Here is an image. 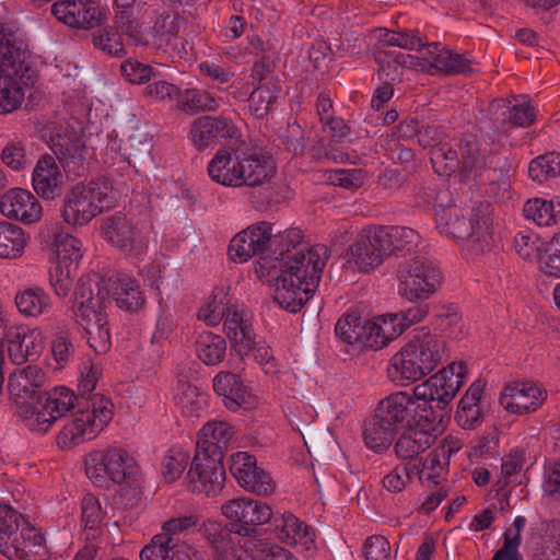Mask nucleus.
<instances>
[{"mask_svg":"<svg viewBox=\"0 0 560 560\" xmlns=\"http://www.w3.org/2000/svg\"><path fill=\"white\" fill-rule=\"evenodd\" d=\"M190 455L189 452L180 446H173L168 448L160 465V471L165 482H174L179 479L187 468Z\"/></svg>","mask_w":560,"mask_h":560,"instance_id":"obj_50","label":"nucleus"},{"mask_svg":"<svg viewBox=\"0 0 560 560\" xmlns=\"http://www.w3.org/2000/svg\"><path fill=\"white\" fill-rule=\"evenodd\" d=\"M4 343L11 361L20 365L38 360L45 350L46 336L39 327L16 324Z\"/></svg>","mask_w":560,"mask_h":560,"instance_id":"obj_20","label":"nucleus"},{"mask_svg":"<svg viewBox=\"0 0 560 560\" xmlns=\"http://www.w3.org/2000/svg\"><path fill=\"white\" fill-rule=\"evenodd\" d=\"M547 397V392L532 382H515L504 386L500 405L511 413L523 415L537 410Z\"/></svg>","mask_w":560,"mask_h":560,"instance_id":"obj_27","label":"nucleus"},{"mask_svg":"<svg viewBox=\"0 0 560 560\" xmlns=\"http://www.w3.org/2000/svg\"><path fill=\"white\" fill-rule=\"evenodd\" d=\"M442 61L439 65V71L452 73H466L474 71V59L467 55L455 50L444 48L442 52Z\"/></svg>","mask_w":560,"mask_h":560,"instance_id":"obj_63","label":"nucleus"},{"mask_svg":"<svg viewBox=\"0 0 560 560\" xmlns=\"http://www.w3.org/2000/svg\"><path fill=\"white\" fill-rule=\"evenodd\" d=\"M20 48L13 36L0 31V114L7 115L23 104L25 92L21 83L16 62Z\"/></svg>","mask_w":560,"mask_h":560,"instance_id":"obj_10","label":"nucleus"},{"mask_svg":"<svg viewBox=\"0 0 560 560\" xmlns=\"http://www.w3.org/2000/svg\"><path fill=\"white\" fill-rule=\"evenodd\" d=\"M189 476L194 482L195 490L198 492L205 493L208 497L219 494L225 480L221 456L197 453L190 467Z\"/></svg>","mask_w":560,"mask_h":560,"instance_id":"obj_26","label":"nucleus"},{"mask_svg":"<svg viewBox=\"0 0 560 560\" xmlns=\"http://www.w3.org/2000/svg\"><path fill=\"white\" fill-rule=\"evenodd\" d=\"M336 336L346 345L364 346L365 322L358 310L347 311L335 325Z\"/></svg>","mask_w":560,"mask_h":560,"instance_id":"obj_43","label":"nucleus"},{"mask_svg":"<svg viewBox=\"0 0 560 560\" xmlns=\"http://www.w3.org/2000/svg\"><path fill=\"white\" fill-rule=\"evenodd\" d=\"M430 160L435 173L442 176H450L459 165L457 152L447 143L433 145Z\"/></svg>","mask_w":560,"mask_h":560,"instance_id":"obj_58","label":"nucleus"},{"mask_svg":"<svg viewBox=\"0 0 560 560\" xmlns=\"http://www.w3.org/2000/svg\"><path fill=\"white\" fill-rule=\"evenodd\" d=\"M36 405L33 402L26 404L22 407L14 409V412L21 418L25 427L34 433L44 434L48 432L56 418L45 408V405L37 397Z\"/></svg>","mask_w":560,"mask_h":560,"instance_id":"obj_42","label":"nucleus"},{"mask_svg":"<svg viewBox=\"0 0 560 560\" xmlns=\"http://www.w3.org/2000/svg\"><path fill=\"white\" fill-rule=\"evenodd\" d=\"M51 250L54 262L49 270V285L58 298L65 299L84 256V246L77 236L60 232L54 236Z\"/></svg>","mask_w":560,"mask_h":560,"instance_id":"obj_9","label":"nucleus"},{"mask_svg":"<svg viewBox=\"0 0 560 560\" xmlns=\"http://www.w3.org/2000/svg\"><path fill=\"white\" fill-rule=\"evenodd\" d=\"M214 392L223 397L224 406L231 411L252 409L258 404V397L244 384L238 374L219 372L212 380Z\"/></svg>","mask_w":560,"mask_h":560,"instance_id":"obj_25","label":"nucleus"},{"mask_svg":"<svg viewBox=\"0 0 560 560\" xmlns=\"http://www.w3.org/2000/svg\"><path fill=\"white\" fill-rule=\"evenodd\" d=\"M135 465L126 450L117 446L95 450L85 457V474L96 486L120 482Z\"/></svg>","mask_w":560,"mask_h":560,"instance_id":"obj_13","label":"nucleus"},{"mask_svg":"<svg viewBox=\"0 0 560 560\" xmlns=\"http://www.w3.org/2000/svg\"><path fill=\"white\" fill-rule=\"evenodd\" d=\"M442 432V425L436 417L419 415V419L411 423L395 443V453L404 459H411L427 451Z\"/></svg>","mask_w":560,"mask_h":560,"instance_id":"obj_16","label":"nucleus"},{"mask_svg":"<svg viewBox=\"0 0 560 560\" xmlns=\"http://www.w3.org/2000/svg\"><path fill=\"white\" fill-rule=\"evenodd\" d=\"M419 49V56H413L400 51H384L383 56L378 57L381 62L399 65L406 68L416 69L420 71L433 72L439 71V62L442 61V52L445 46L440 43H432Z\"/></svg>","mask_w":560,"mask_h":560,"instance_id":"obj_31","label":"nucleus"},{"mask_svg":"<svg viewBox=\"0 0 560 560\" xmlns=\"http://www.w3.org/2000/svg\"><path fill=\"white\" fill-rule=\"evenodd\" d=\"M234 304L226 288L217 287L202 301L197 314L198 319L209 327H215L223 320Z\"/></svg>","mask_w":560,"mask_h":560,"instance_id":"obj_39","label":"nucleus"},{"mask_svg":"<svg viewBox=\"0 0 560 560\" xmlns=\"http://www.w3.org/2000/svg\"><path fill=\"white\" fill-rule=\"evenodd\" d=\"M258 538L226 537L221 544L212 549L214 560H247L249 559V542Z\"/></svg>","mask_w":560,"mask_h":560,"instance_id":"obj_55","label":"nucleus"},{"mask_svg":"<svg viewBox=\"0 0 560 560\" xmlns=\"http://www.w3.org/2000/svg\"><path fill=\"white\" fill-rule=\"evenodd\" d=\"M516 254L524 260L537 261L548 250V244L532 232H518L513 240Z\"/></svg>","mask_w":560,"mask_h":560,"instance_id":"obj_53","label":"nucleus"},{"mask_svg":"<svg viewBox=\"0 0 560 560\" xmlns=\"http://www.w3.org/2000/svg\"><path fill=\"white\" fill-rule=\"evenodd\" d=\"M530 544L545 556L546 560L560 558V522L545 521L537 526V533L532 536Z\"/></svg>","mask_w":560,"mask_h":560,"instance_id":"obj_40","label":"nucleus"},{"mask_svg":"<svg viewBox=\"0 0 560 560\" xmlns=\"http://www.w3.org/2000/svg\"><path fill=\"white\" fill-rule=\"evenodd\" d=\"M174 401L184 417L198 418L209 406V394L197 385L178 382Z\"/></svg>","mask_w":560,"mask_h":560,"instance_id":"obj_36","label":"nucleus"},{"mask_svg":"<svg viewBox=\"0 0 560 560\" xmlns=\"http://www.w3.org/2000/svg\"><path fill=\"white\" fill-rule=\"evenodd\" d=\"M467 376V369L463 362H453L435 374L416 385L412 389L417 408L421 415L442 417L434 412V408L444 410L454 399Z\"/></svg>","mask_w":560,"mask_h":560,"instance_id":"obj_8","label":"nucleus"},{"mask_svg":"<svg viewBox=\"0 0 560 560\" xmlns=\"http://www.w3.org/2000/svg\"><path fill=\"white\" fill-rule=\"evenodd\" d=\"M395 432L393 428L384 424L373 415L364 425V443L370 450L382 452L389 447Z\"/></svg>","mask_w":560,"mask_h":560,"instance_id":"obj_52","label":"nucleus"},{"mask_svg":"<svg viewBox=\"0 0 560 560\" xmlns=\"http://www.w3.org/2000/svg\"><path fill=\"white\" fill-rule=\"evenodd\" d=\"M400 317L394 314L374 316L365 320L364 348L381 350L401 335Z\"/></svg>","mask_w":560,"mask_h":560,"instance_id":"obj_33","label":"nucleus"},{"mask_svg":"<svg viewBox=\"0 0 560 560\" xmlns=\"http://www.w3.org/2000/svg\"><path fill=\"white\" fill-rule=\"evenodd\" d=\"M234 436V429L224 421H209L198 433L197 453L221 456Z\"/></svg>","mask_w":560,"mask_h":560,"instance_id":"obj_35","label":"nucleus"},{"mask_svg":"<svg viewBox=\"0 0 560 560\" xmlns=\"http://www.w3.org/2000/svg\"><path fill=\"white\" fill-rule=\"evenodd\" d=\"M398 293L412 303L432 296L441 283L440 270L427 258L416 257L398 269Z\"/></svg>","mask_w":560,"mask_h":560,"instance_id":"obj_11","label":"nucleus"},{"mask_svg":"<svg viewBox=\"0 0 560 560\" xmlns=\"http://www.w3.org/2000/svg\"><path fill=\"white\" fill-rule=\"evenodd\" d=\"M271 237V223L259 221L236 233L230 241L228 255L236 264H244L254 256L258 259L268 254V241Z\"/></svg>","mask_w":560,"mask_h":560,"instance_id":"obj_17","label":"nucleus"},{"mask_svg":"<svg viewBox=\"0 0 560 560\" xmlns=\"http://www.w3.org/2000/svg\"><path fill=\"white\" fill-rule=\"evenodd\" d=\"M376 419L395 431L399 425H409L419 419L413 394L396 392L381 399L374 410Z\"/></svg>","mask_w":560,"mask_h":560,"instance_id":"obj_21","label":"nucleus"},{"mask_svg":"<svg viewBox=\"0 0 560 560\" xmlns=\"http://www.w3.org/2000/svg\"><path fill=\"white\" fill-rule=\"evenodd\" d=\"M490 112L497 121H508L512 126L527 127L536 117V109L526 95L512 100H495L490 104Z\"/></svg>","mask_w":560,"mask_h":560,"instance_id":"obj_32","label":"nucleus"},{"mask_svg":"<svg viewBox=\"0 0 560 560\" xmlns=\"http://www.w3.org/2000/svg\"><path fill=\"white\" fill-rule=\"evenodd\" d=\"M125 192L107 177L77 183L66 195L61 217L67 225L77 228L86 225L105 209L115 206Z\"/></svg>","mask_w":560,"mask_h":560,"instance_id":"obj_4","label":"nucleus"},{"mask_svg":"<svg viewBox=\"0 0 560 560\" xmlns=\"http://www.w3.org/2000/svg\"><path fill=\"white\" fill-rule=\"evenodd\" d=\"M197 357L207 365H217L226 353V341L220 335L202 331L196 340Z\"/></svg>","mask_w":560,"mask_h":560,"instance_id":"obj_46","label":"nucleus"},{"mask_svg":"<svg viewBox=\"0 0 560 560\" xmlns=\"http://www.w3.org/2000/svg\"><path fill=\"white\" fill-rule=\"evenodd\" d=\"M0 553L9 560H48L42 530L0 497Z\"/></svg>","mask_w":560,"mask_h":560,"instance_id":"obj_3","label":"nucleus"},{"mask_svg":"<svg viewBox=\"0 0 560 560\" xmlns=\"http://www.w3.org/2000/svg\"><path fill=\"white\" fill-rule=\"evenodd\" d=\"M230 470L240 487L257 495H269L275 490L272 478L257 466L256 458L247 452L231 456Z\"/></svg>","mask_w":560,"mask_h":560,"instance_id":"obj_18","label":"nucleus"},{"mask_svg":"<svg viewBox=\"0 0 560 560\" xmlns=\"http://www.w3.org/2000/svg\"><path fill=\"white\" fill-rule=\"evenodd\" d=\"M27 237L22 228L0 221V258L19 259L23 256Z\"/></svg>","mask_w":560,"mask_h":560,"instance_id":"obj_41","label":"nucleus"},{"mask_svg":"<svg viewBox=\"0 0 560 560\" xmlns=\"http://www.w3.org/2000/svg\"><path fill=\"white\" fill-rule=\"evenodd\" d=\"M224 104L220 96L198 89H186L177 102L178 109L185 113L213 112Z\"/></svg>","mask_w":560,"mask_h":560,"instance_id":"obj_45","label":"nucleus"},{"mask_svg":"<svg viewBox=\"0 0 560 560\" xmlns=\"http://www.w3.org/2000/svg\"><path fill=\"white\" fill-rule=\"evenodd\" d=\"M241 148L221 149L208 162V175L214 183L224 187H242Z\"/></svg>","mask_w":560,"mask_h":560,"instance_id":"obj_29","label":"nucleus"},{"mask_svg":"<svg viewBox=\"0 0 560 560\" xmlns=\"http://www.w3.org/2000/svg\"><path fill=\"white\" fill-rule=\"evenodd\" d=\"M242 187H256L269 183L277 174L271 154L258 145L241 148Z\"/></svg>","mask_w":560,"mask_h":560,"instance_id":"obj_22","label":"nucleus"},{"mask_svg":"<svg viewBox=\"0 0 560 560\" xmlns=\"http://www.w3.org/2000/svg\"><path fill=\"white\" fill-rule=\"evenodd\" d=\"M0 213L9 220L32 224L40 220L43 207L28 189L14 187L0 197Z\"/></svg>","mask_w":560,"mask_h":560,"instance_id":"obj_23","label":"nucleus"},{"mask_svg":"<svg viewBox=\"0 0 560 560\" xmlns=\"http://www.w3.org/2000/svg\"><path fill=\"white\" fill-rule=\"evenodd\" d=\"M526 523L525 516L518 515L515 517L513 526L505 530L503 545L494 552L492 560H523L518 547L521 545V533Z\"/></svg>","mask_w":560,"mask_h":560,"instance_id":"obj_51","label":"nucleus"},{"mask_svg":"<svg viewBox=\"0 0 560 560\" xmlns=\"http://www.w3.org/2000/svg\"><path fill=\"white\" fill-rule=\"evenodd\" d=\"M377 37L381 43L390 47H399L402 49L413 50L423 45L422 38L418 32H395L389 30H380Z\"/></svg>","mask_w":560,"mask_h":560,"instance_id":"obj_61","label":"nucleus"},{"mask_svg":"<svg viewBox=\"0 0 560 560\" xmlns=\"http://www.w3.org/2000/svg\"><path fill=\"white\" fill-rule=\"evenodd\" d=\"M38 398L45 405V408L49 410L50 413L56 418V420L66 416L70 410H72L75 407L78 399L75 393L63 385L55 386L54 388L38 396Z\"/></svg>","mask_w":560,"mask_h":560,"instance_id":"obj_47","label":"nucleus"},{"mask_svg":"<svg viewBox=\"0 0 560 560\" xmlns=\"http://www.w3.org/2000/svg\"><path fill=\"white\" fill-rule=\"evenodd\" d=\"M303 234L300 229H287L283 232L273 233V224L271 223V237L268 241V254L270 258H277L287 266V260L294 256L301 249H308L312 246H303Z\"/></svg>","mask_w":560,"mask_h":560,"instance_id":"obj_37","label":"nucleus"},{"mask_svg":"<svg viewBox=\"0 0 560 560\" xmlns=\"http://www.w3.org/2000/svg\"><path fill=\"white\" fill-rule=\"evenodd\" d=\"M32 186L46 200H54L63 190V175L55 158L45 154L38 159L32 172Z\"/></svg>","mask_w":560,"mask_h":560,"instance_id":"obj_28","label":"nucleus"},{"mask_svg":"<svg viewBox=\"0 0 560 560\" xmlns=\"http://www.w3.org/2000/svg\"><path fill=\"white\" fill-rule=\"evenodd\" d=\"M275 532L288 545H301L308 549L314 541V534L308 526L292 513H283L275 518Z\"/></svg>","mask_w":560,"mask_h":560,"instance_id":"obj_38","label":"nucleus"},{"mask_svg":"<svg viewBox=\"0 0 560 560\" xmlns=\"http://www.w3.org/2000/svg\"><path fill=\"white\" fill-rule=\"evenodd\" d=\"M529 177L544 183L560 175V154L550 152L534 159L528 166Z\"/></svg>","mask_w":560,"mask_h":560,"instance_id":"obj_56","label":"nucleus"},{"mask_svg":"<svg viewBox=\"0 0 560 560\" xmlns=\"http://www.w3.org/2000/svg\"><path fill=\"white\" fill-rule=\"evenodd\" d=\"M97 435L89 425L81 413L77 415L71 421L67 422L58 435V445L62 448H70L82 444L85 441L95 439Z\"/></svg>","mask_w":560,"mask_h":560,"instance_id":"obj_49","label":"nucleus"},{"mask_svg":"<svg viewBox=\"0 0 560 560\" xmlns=\"http://www.w3.org/2000/svg\"><path fill=\"white\" fill-rule=\"evenodd\" d=\"M176 547L177 541L159 533L141 549L140 560H174Z\"/></svg>","mask_w":560,"mask_h":560,"instance_id":"obj_59","label":"nucleus"},{"mask_svg":"<svg viewBox=\"0 0 560 560\" xmlns=\"http://www.w3.org/2000/svg\"><path fill=\"white\" fill-rule=\"evenodd\" d=\"M221 513L228 521L229 530L240 536L254 533L272 517V510L267 503L246 497L225 501Z\"/></svg>","mask_w":560,"mask_h":560,"instance_id":"obj_14","label":"nucleus"},{"mask_svg":"<svg viewBox=\"0 0 560 560\" xmlns=\"http://www.w3.org/2000/svg\"><path fill=\"white\" fill-rule=\"evenodd\" d=\"M106 516L107 510L102 506L97 497L88 493L82 498L81 521L85 528L91 530L98 529L104 524Z\"/></svg>","mask_w":560,"mask_h":560,"instance_id":"obj_60","label":"nucleus"},{"mask_svg":"<svg viewBox=\"0 0 560 560\" xmlns=\"http://www.w3.org/2000/svg\"><path fill=\"white\" fill-rule=\"evenodd\" d=\"M436 229L446 236L468 241L476 252H485L492 243V219L488 207L460 209L450 206L435 211Z\"/></svg>","mask_w":560,"mask_h":560,"instance_id":"obj_6","label":"nucleus"},{"mask_svg":"<svg viewBox=\"0 0 560 560\" xmlns=\"http://www.w3.org/2000/svg\"><path fill=\"white\" fill-rule=\"evenodd\" d=\"M392 241L387 228L370 225L363 228L348 250L347 262L359 271H369L380 266L392 254Z\"/></svg>","mask_w":560,"mask_h":560,"instance_id":"obj_12","label":"nucleus"},{"mask_svg":"<svg viewBox=\"0 0 560 560\" xmlns=\"http://www.w3.org/2000/svg\"><path fill=\"white\" fill-rule=\"evenodd\" d=\"M46 381V372L39 365L30 364L15 370L9 376L8 383L13 409L33 402Z\"/></svg>","mask_w":560,"mask_h":560,"instance_id":"obj_24","label":"nucleus"},{"mask_svg":"<svg viewBox=\"0 0 560 560\" xmlns=\"http://www.w3.org/2000/svg\"><path fill=\"white\" fill-rule=\"evenodd\" d=\"M524 215L539 226H550L560 221V200L529 199L524 206Z\"/></svg>","mask_w":560,"mask_h":560,"instance_id":"obj_44","label":"nucleus"},{"mask_svg":"<svg viewBox=\"0 0 560 560\" xmlns=\"http://www.w3.org/2000/svg\"><path fill=\"white\" fill-rule=\"evenodd\" d=\"M47 143L68 173L73 175L84 174L93 153L74 131L56 129L50 135Z\"/></svg>","mask_w":560,"mask_h":560,"instance_id":"obj_15","label":"nucleus"},{"mask_svg":"<svg viewBox=\"0 0 560 560\" xmlns=\"http://www.w3.org/2000/svg\"><path fill=\"white\" fill-rule=\"evenodd\" d=\"M443 342L435 336H415L389 361L387 372L393 382L407 386L431 373L441 362Z\"/></svg>","mask_w":560,"mask_h":560,"instance_id":"obj_5","label":"nucleus"},{"mask_svg":"<svg viewBox=\"0 0 560 560\" xmlns=\"http://www.w3.org/2000/svg\"><path fill=\"white\" fill-rule=\"evenodd\" d=\"M52 15L73 28L90 30L105 20L102 8L93 0H57L51 5Z\"/></svg>","mask_w":560,"mask_h":560,"instance_id":"obj_19","label":"nucleus"},{"mask_svg":"<svg viewBox=\"0 0 560 560\" xmlns=\"http://www.w3.org/2000/svg\"><path fill=\"white\" fill-rule=\"evenodd\" d=\"M102 237L121 254L140 257L148 253L154 226L148 215L117 212L101 223Z\"/></svg>","mask_w":560,"mask_h":560,"instance_id":"obj_7","label":"nucleus"},{"mask_svg":"<svg viewBox=\"0 0 560 560\" xmlns=\"http://www.w3.org/2000/svg\"><path fill=\"white\" fill-rule=\"evenodd\" d=\"M447 465L448 462L439 452L432 451L424 459L421 468L417 465L415 476L418 475L422 485L425 482L438 485Z\"/></svg>","mask_w":560,"mask_h":560,"instance_id":"obj_62","label":"nucleus"},{"mask_svg":"<svg viewBox=\"0 0 560 560\" xmlns=\"http://www.w3.org/2000/svg\"><path fill=\"white\" fill-rule=\"evenodd\" d=\"M80 413L89 420V425L98 435L112 421L114 405L109 398L95 395L91 398L89 407Z\"/></svg>","mask_w":560,"mask_h":560,"instance_id":"obj_48","label":"nucleus"},{"mask_svg":"<svg viewBox=\"0 0 560 560\" xmlns=\"http://www.w3.org/2000/svg\"><path fill=\"white\" fill-rule=\"evenodd\" d=\"M18 312L26 318H38L50 313L54 306L51 295L40 285L20 287L14 296Z\"/></svg>","mask_w":560,"mask_h":560,"instance_id":"obj_34","label":"nucleus"},{"mask_svg":"<svg viewBox=\"0 0 560 560\" xmlns=\"http://www.w3.org/2000/svg\"><path fill=\"white\" fill-rule=\"evenodd\" d=\"M328 257L326 246L314 245L295 253L287 260V266L277 258L261 256L254 270L261 281L273 283L275 301L282 308L296 313L316 292Z\"/></svg>","mask_w":560,"mask_h":560,"instance_id":"obj_2","label":"nucleus"},{"mask_svg":"<svg viewBox=\"0 0 560 560\" xmlns=\"http://www.w3.org/2000/svg\"><path fill=\"white\" fill-rule=\"evenodd\" d=\"M248 552H253L254 560H296L295 557L284 548L258 538L248 545Z\"/></svg>","mask_w":560,"mask_h":560,"instance_id":"obj_64","label":"nucleus"},{"mask_svg":"<svg viewBox=\"0 0 560 560\" xmlns=\"http://www.w3.org/2000/svg\"><path fill=\"white\" fill-rule=\"evenodd\" d=\"M223 320L224 332L233 349L241 357L248 355L255 343V332L247 314L235 303Z\"/></svg>","mask_w":560,"mask_h":560,"instance_id":"obj_30","label":"nucleus"},{"mask_svg":"<svg viewBox=\"0 0 560 560\" xmlns=\"http://www.w3.org/2000/svg\"><path fill=\"white\" fill-rule=\"evenodd\" d=\"M280 89L277 84H262L255 89L248 98L249 110L256 117H264L279 97Z\"/></svg>","mask_w":560,"mask_h":560,"instance_id":"obj_57","label":"nucleus"},{"mask_svg":"<svg viewBox=\"0 0 560 560\" xmlns=\"http://www.w3.org/2000/svg\"><path fill=\"white\" fill-rule=\"evenodd\" d=\"M112 298L126 311L140 310L145 299L140 285L127 276L101 278L82 276L75 285L71 311L83 337L97 354H105L112 347L107 307Z\"/></svg>","mask_w":560,"mask_h":560,"instance_id":"obj_1","label":"nucleus"},{"mask_svg":"<svg viewBox=\"0 0 560 560\" xmlns=\"http://www.w3.org/2000/svg\"><path fill=\"white\" fill-rule=\"evenodd\" d=\"M178 23L171 14H161L154 22L152 37L158 49L177 46Z\"/></svg>","mask_w":560,"mask_h":560,"instance_id":"obj_54","label":"nucleus"}]
</instances>
